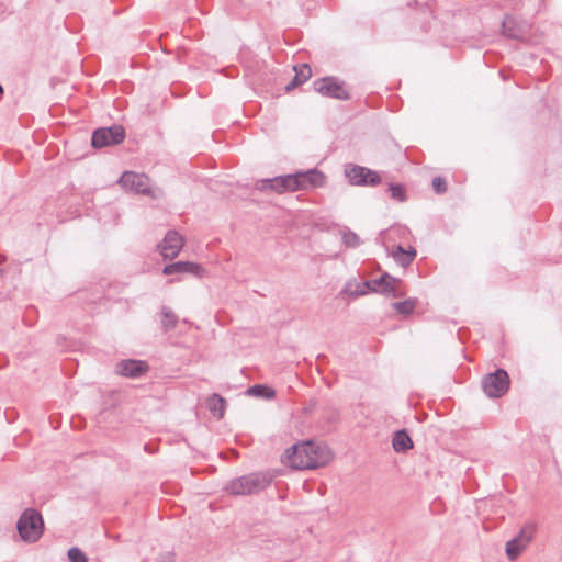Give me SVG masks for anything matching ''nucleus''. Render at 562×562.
<instances>
[{
  "label": "nucleus",
  "mask_w": 562,
  "mask_h": 562,
  "mask_svg": "<svg viewBox=\"0 0 562 562\" xmlns=\"http://www.w3.org/2000/svg\"><path fill=\"white\" fill-rule=\"evenodd\" d=\"M331 459L333 453L326 445L311 440L292 446L284 456L285 463L299 470L325 467Z\"/></svg>",
  "instance_id": "f257e3e1"
},
{
  "label": "nucleus",
  "mask_w": 562,
  "mask_h": 562,
  "mask_svg": "<svg viewBox=\"0 0 562 562\" xmlns=\"http://www.w3.org/2000/svg\"><path fill=\"white\" fill-rule=\"evenodd\" d=\"M324 182V175L315 169L306 172H297L294 175H286L276 177L273 179H263L257 182V188L260 190L271 189L277 192L307 190L321 187Z\"/></svg>",
  "instance_id": "f03ea898"
},
{
  "label": "nucleus",
  "mask_w": 562,
  "mask_h": 562,
  "mask_svg": "<svg viewBox=\"0 0 562 562\" xmlns=\"http://www.w3.org/2000/svg\"><path fill=\"white\" fill-rule=\"evenodd\" d=\"M16 527L20 537L26 542L37 541L44 531L43 518L41 514L33 508L24 510Z\"/></svg>",
  "instance_id": "7ed1b4c3"
},
{
  "label": "nucleus",
  "mask_w": 562,
  "mask_h": 562,
  "mask_svg": "<svg viewBox=\"0 0 562 562\" xmlns=\"http://www.w3.org/2000/svg\"><path fill=\"white\" fill-rule=\"evenodd\" d=\"M270 480L267 475L254 473L232 480L226 485V491L232 495H247L268 486Z\"/></svg>",
  "instance_id": "20e7f679"
},
{
  "label": "nucleus",
  "mask_w": 562,
  "mask_h": 562,
  "mask_svg": "<svg viewBox=\"0 0 562 562\" xmlns=\"http://www.w3.org/2000/svg\"><path fill=\"white\" fill-rule=\"evenodd\" d=\"M119 183L128 192L149 195L154 199L161 196V192L151 188L149 178L144 173L125 171L119 179Z\"/></svg>",
  "instance_id": "39448f33"
},
{
  "label": "nucleus",
  "mask_w": 562,
  "mask_h": 562,
  "mask_svg": "<svg viewBox=\"0 0 562 562\" xmlns=\"http://www.w3.org/2000/svg\"><path fill=\"white\" fill-rule=\"evenodd\" d=\"M536 532L532 524L525 525L519 533L506 543V555L510 561L516 560L531 543Z\"/></svg>",
  "instance_id": "423d86ee"
},
{
  "label": "nucleus",
  "mask_w": 562,
  "mask_h": 562,
  "mask_svg": "<svg viewBox=\"0 0 562 562\" xmlns=\"http://www.w3.org/2000/svg\"><path fill=\"white\" fill-rule=\"evenodd\" d=\"M482 387L488 397H499L509 387V378L505 370L498 369L494 373L485 375L482 380Z\"/></svg>",
  "instance_id": "0eeeda50"
},
{
  "label": "nucleus",
  "mask_w": 562,
  "mask_h": 562,
  "mask_svg": "<svg viewBox=\"0 0 562 562\" xmlns=\"http://www.w3.org/2000/svg\"><path fill=\"white\" fill-rule=\"evenodd\" d=\"M402 281L390 274L385 273L379 279L367 281L364 286L376 293L384 294L392 297H401L404 295V291L401 289Z\"/></svg>",
  "instance_id": "6e6552de"
},
{
  "label": "nucleus",
  "mask_w": 562,
  "mask_h": 562,
  "mask_svg": "<svg viewBox=\"0 0 562 562\" xmlns=\"http://www.w3.org/2000/svg\"><path fill=\"white\" fill-rule=\"evenodd\" d=\"M345 176L355 186H376L381 182L378 172L357 165H347L345 167Z\"/></svg>",
  "instance_id": "1a4fd4ad"
},
{
  "label": "nucleus",
  "mask_w": 562,
  "mask_h": 562,
  "mask_svg": "<svg viewBox=\"0 0 562 562\" xmlns=\"http://www.w3.org/2000/svg\"><path fill=\"white\" fill-rule=\"evenodd\" d=\"M125 132L122 126L114 125L111 127H104L97 130L92 135V146L101 148L105 146H112L123 142Z\"/></svg>",
  "instance_id": "9d476101"
},
{
  "label": "nucleus",
  "mask_w": 562,
  "mask_h": 562,
  "mask_svg": "<svg viewBox=\"0 0 562 562\" xmlns=\"http://www.w3.org/2000/svg\"><path fill=\"white\" fill-rule=\"evenodd\" d=\"M315 90L325 97H331L340 100L348 98V92L342 85L333 78H323L314 82Z\"/></svg>",
  "instance_id": "9b49d317"
},
{
  "label": "nucleus",
  "mask_w": 562,
  "mask_h": 562,
  "mask_svg": "<svg viewBox=\"0 0 562 562\" xmlns=\"http://www.w3.org/2000/svg\"><path fill=\"white\" fill-rule=\"evenodd\" d=\"M184 245L183 237L176 231H169L162 243L159 245L160 252L164 258H175L179 255Z\"/></svg>",
  "instance_id": "f8f14e48"
},
{
  "label": "nucleus",
  "mask_w": 562,
  "mask_h": 562,
  "mask_svg": "<svg viewBox=\"0 0 562 562\" xmlns=\"http://www.w3.org/2000/svg\"><path fill=\"white\" fill-rule=\"evenodd\" d=\"M148 370L146 362L140 360H122L116 366V373L126 378H138Z\"/></svg>",
  "instance_id": "ddd939ff"
},
{
  "label": "nucleus",
  "mask_w": 562,
  "mask_h": 562,
  "mask_svg": "<svg viewBox=\"0 0 562 562\" xmlns=\"http://www.w3.org/2000/svg\"><path fill=\"white\" fill-rule=\"evenodd\" d=\"M164 274H173V273H190L196 277H203L205 270L202 266L190 262V261H178L171 265H167L162 269Z\"/></svg>",
  "instance_id": "4468645a"
},
{
  "label": "nucleus",
  "mask_w": 562,
  "mask_h": 562,
  "mask_svg": "<svg viewBox=\"0 0 562 562\" xmlns=\"http://www.w3.org/2000/svg\"><path fill=\"white\" fill-rule=\"evenodd\" d=\"M294 71H295V76H294L293 80L286 86L288 91L302 85L303 82L308 80L312 76V70H311L310 66L306 64L295 66Z\"/></svg>",
  "instance_id": "2eb2a0df"
},
{
  "label": "nucleus",
  "mask_w": 562,
  "mask_h": 562,
  "mask_svg": "<svg viewBox=\"0 0 562 562\" xmlns=\"http://www.w3.org/2000/svg\"><path fill=\"white\" fill-rule=\"evenodd\" d=\"M393 448L397 452H403L413 447L412 439L405 431H397L393 437Z\"/></svg>",
  "instance_id": "dca6fc26"
},
{
  "label": "nucleus",
  "mask_w": 562,
  "mask_h": 562,
  "mask_svg": "<svg viewBox=\"0 0 562 562\" xmlns=\"http://www.w3.org/2000/svg\"><path fill=\"white\" fill-rule=\"evenodd\" d=\"M414 249L404 250L401 246L393 250V258L403 267L408 266L415 258Z\"/></svg>",
  "instance_id": "f3484780"
},
{
  "label": "nucleus",
  "mask_w": 562,
  "mask_h": 562,
  "mask_svg": "<svg viewBox=\"0 0 562 562\" xmlns=\"http://www.w3.org/2000/svg\"><path fill=\"white\" fill-rule=\"evenodd\" d=\"M207 406H209L210 411L218 418H221L224 415L225 402L221 396H218L216 394L212 395L207 400Z\"/></svg>",
  "instance_id": "a211bd4d"
},
{
  "label": "nucleus",
  "mask_w": 562,
  "mask_h": 562,
  "mask_svg": "<svg viewBox=\"0 0 562 562\" xmlns=\"http://www.w3.org/2000/svg\"><path fill=\"white\" fill-rule=\"evenodd\" d=\"M417 304L416 299H407L403 302H395L392 304L394 310H396L400 314L409 315L413 313Z\"/></svg>",
  "instance_id": "6ab92c4d"
},
{
  "label": "nucleus",
  "mask_w": 562,
  "mask_h": 562,
  "mask_svg": "<svg viewBox=\"0 0 562 562\" xmlns=\"http://www.w3.org/2000/svg\"><path fill=\"white\" fill-rule=\"evenodd\" d=\"M247 393L249 395L265 397V398H272L274 397V391L268 386L265 385H254L248 389Z\"/></svg>",
  "instance_id": "aec40b11"
},
{
  "label": "nucleus",
  "mask_w": 562,
  "mask_h": 562,
  "mask_svg": "<svg viewBox=\"0 0 562 562\" xmlns=\"http://www.w3.org/2000/svg\"><path fill=\"white\" fill-rule=\"evenodd\" d=\"M341 237H342V241L344 244L347 246V247H357L360 245V238L359 236L349 231V229H344L341 232Z\"/></svg>",
  "instance_id": "412c9836"
},
{
  "label": "nucleus",
  "mask_w": 562,
  "mask_h": 562,
  "mask_svg": "<svg viewBox=\"0 0 562 562\" xmlns=\"http://www.w3.org/2000/svg\"><path fill=\"white\" fill-rule=\"evenodd\" d=\"M68 558L70 562H87L86 554L76 547L68 550Z\"/></svg>",
  "instance_id": "4be33fe9"
},
{
  "label": "nucleus",
  "mask_w": 562,
  "mask_h": 562,
  "mask_svg": "<svg viewBox=\"0 0 562 562\" xmlns=\"http://www.w3.org/2000/svg\"><path fill=\"white\" fill-rule=\"evenodd\" d=\"M393 199L404 201L406 199L404 187L401 184H391L389 188Z\"/></svg>",
  "instance_id": "5701e85b"
},
{
  "label": "nucleus",
  "mask_w": 562,
  "mask_h": 562,
  "mask_svg": "<svg viewBox=\"0 0 562 562\" xmlns=\"http://www.w3.org/2000/svg\"><path fill=\"white\" fill-rule=\"evenodd\" d=\"M162 315H164V325L167 328L173 327L176 325L177 317L169 308L165 307L162 310Z\"/></svg>",
  "instance_id": "b1692460"
},
{
  "label": "nucleus",
  "mask_w": 562,
  "mask_h": 562,
  "mask_svg": "<svg viewBox=\"0 0 562 562\" xmlns=\"http://www.w3.org/2000/svg\"><path fill=\"white\" fill-rule=\"evenodd\" d=\"M514 23V20L512 18H506L504 21H503V29H504V33L508 36V37H517L518 35L512 30L510 27V24Z\"/></svg>",
  "instance_id": "393cba45"
},
{
  "label": "nucleus",
  "mask_w": 562,
  "mask_h": 562,
  "mask_svg": "<svg viewBox=\"0 0 562 562\" xmlns=\"http://www.w3.org/2000/svg\"><path fill=\"white\" fill-rule=\"evenodd\" d=\"M432 187H434V190L437 192V193H442L446 191V182L442 178L440 177H436L434 180H432Z\"/></svg>",
  "instance_id": "a878e982"
},
{
  "label": "nucleus",
  "mask_w": 562,
  "mask_h": 562,
  "mask_svg": "<svg viewBox=\"0 0 562 562\" xmlns=\"http://www.w3.org/2000/svg\"><path fill=\"white\" fill-rule=\"evenodd\" d=\"M2 92H3V88H2V86H0V93H2Z\"/></svg>",
  "instance_id": "bb28decb"
}]
</instances>
